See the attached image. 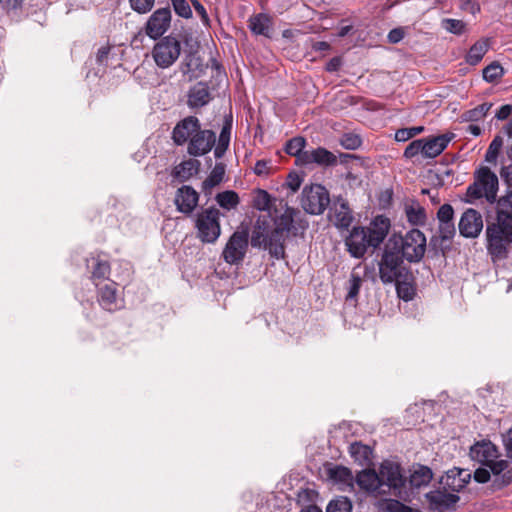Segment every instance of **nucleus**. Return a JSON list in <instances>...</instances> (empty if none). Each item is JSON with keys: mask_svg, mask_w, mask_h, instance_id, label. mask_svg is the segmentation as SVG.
<instances>
[{"mask_svg": "<svg viewBox=\"0 0 512 512\" xmlns=\"http://www.w3.org/2000/svg\"><path fill=\"white\" fill-rule=\"evenodd\" d=\"M253 207L259 211H267L274 227L271 228L270 221L265 216L259 217L252 231L251 245L268 250L276 259L284 258V243L292 227L294 209L283 201L276 204V199H272L262 189L254 192Z\"/></svg>", "mask_w": 512, "mask_h": 512, "instance_id": "obj_1", "label": "nucleus"}, {"mask_svg": "<svg viewBox=\"0 0 512 512\" xmlns=\"http://www.w3.org/2000/svg\"><path fill=\"white\" fill-rule=\"evenodd\" d=\"M469 457L480 465L473 475L476 482H491L493 490H501L509 486L506 471H502L498 467V463L503 459L502 455L498 446L491 440L475 441L469 449Z\"/></svg>", "mask_w": 512, "mask_h": 512, "instance_id": "obj_2", "label": "nucleus"}, {"mask_svg": "<svg viewBox=\"0 0 512 512\" xmlns=\"http://www.w3.org/2000/svg\"><path fill=\"white\" fill-rule=\"evenodd\" d=\"M390 229V220L383 216H376L368 227H353L345 238V246L354 258H362L368 248L376 249L385 240Z\"/></svg>", "mask_w": 512, "mask_h": 512, "instance_id": "obj_3", "label": "nucleus"}, {"mask_svg": "<svg viewBox=\"0 0 512 512\" xmlns=\"http://www.w3.org/2000/svg\"><path fill=\"white\" fill-rule=\"evenodd\" d=\"M487 249L492 258L506 257L507 248L512 244V215L505 210H498L496 219L486 228Z\"/></svg>", "mask_w": 512, "mask_h": 512, "instance_id": "obj_4", "label": "nucleus"}, {"mask_svg": "<svg viewBox=\"0 0 512 512\" xmlns=\"http://www.w3.org/2000/svg\"><path fill=\"white\" fill-rule=\"evenodd\" d=\"M498 177L488 167L482 166L474 173V182L467 188V196L473 200L485 198L494 203L498 192Z\"/></svg>", "mask_w": 512, "mask_h": 512, "instance_id": "obj_5", "label": "nucleus"}, {"mask_svg": "<svg viewBox=\"0 0 512 512\" xmlns=\"http://www.w3.org/2000/svg\"><path fill=\"white\" fill-rule=\"evenodd\" d=\"M403 257L398 247H393L391 241L386 245L379 262V276L384 284L394 283L406 274Z\"/></svg>", "mask_w": 512, "mask_h": 512, "instance_id": "obj_6", "label": "nucleus"}, {"mask_svg": "<svg viewBox=\"0 0 512 512\" xmlns=\"http://www.w3.org/2000/svg\"><path fill=\"white\" fill-rule=\"evenodd\" d=\"M393 247H398L401 256L409 262H419L426 251V237L419 229L408 231L399 240L391 241Z\"/></svg>", "mask_w": 512, "mask_h": 512, "instance_id": "obj_7", "label": "nucleus"}, {"mask_svg": "<svg viewBox=\"0 0 512 512\" xmlns=\"http://www.w3.org/2000/svg\"><path fill=\"white\" fill-rule=\"evenodd\" d=\"M220 212L214 207L202 210L196 215L195 227L198 238L204 243H214L221 234Z\"/></svg>", "mask_w": 512, "mask_h": 512, "instance_id": "obj_8", "label": "nucleus"}, {"mask_svg": "<svg viewBox=\"0 0 512 512\" xmlns=\"http://www.w3.org/2000/svg\"><path fill=\"white\" fill-rule=\"evenodd\" d=\"M381 488L386 489V494L391 493L396 497L404 498L405 477L399 464L384 461L379 468Z\"/></svg>", "mask_w": 512, "mask_h": 512, "instance_id": "obj_9", "label": "nucleus"}, {"mask_svg": "<svg viewBox=\"0 0 512 512\" xmlns=\"http://www.w3.org/2000/svg\"><path fill=\"white\" fill-rule=\"evenodd\" d=\"M180 53V41L175 37L166 36L154 45L151 55L157 67L166 69L177 61Z\"/></svg>", "mask_w": 512, "mask_h": 512, "instance_id": "obj_10", "label": "nucleus"}, {"mask_svg": "<svg viewBox=\"0 0 512 512\" xmlns=\"http://www.w3.org/2000/svg\"><path fill=\"white\" fill-rule=\"evenodd\" d=\"M329 202V193L325 187L318 184L304 187L301 206L307 213L319 215L324 212Z\"/></svg>", "mask_w": 512, "mask_h": 512, "instance_id": "obj_11", "label": "nucleus"}, {"mask_svg": "<svg viewBox=\"0 0 512 512\" xmlns=\"http://www.w3.org/2000/svg\"><path fill=\"white\" fill-rule=\"evenodd\" d=\"M248 248V234L236 231L229 238L222 252L223 259L228 264H239L243 261Z\"/></svg>", "mask_w": 512, "mask_h": 512, "instance_id": "obj_12", "label": "nucleus"}, {"mask_svg": "<svg viewBox=\"0 0 512 512\" xmlns=\"http://www.w3.org/2000/svg\"><path fill=\"white\" fill-rule=\"evenodd\" d=\"M215 141L216 135L212 130L200 128L188 142L187 152L194 157L203 156L211 151Z\"/></svg>", "mask_w": 512, "mask_h": 512, "instance_id": "obj_13", "label": "nucleus"}, {"mask_svg": "<svg viewBox=\"0 0 512 512\" xmlns=\"http://www.w3.org/2000/svg\"><path fill=\"white\" fill-rule=\"evenodd\" d=\"M201 128L200 121L195 116H187L179 121L172 131V139L178 146L188 144Z\"/></svg>", "mask_w": 512, "mask_h": 512, "instance_id": "obj_14", "label": "nucleus"}, {"mask_svg": "<svg viewBox=\"0 0 512 512\" xmlns=\"http://www.w3.org/2000/svg\"><path fill=\"white\" fill-rule=\"evenodd\" d=\"M171 11L169 8H160L153 12L146 23V34L157 39L170 27Z\"/></svg>", "mask_w": 512, "mask_h": 512, "instance_id": "obj_15", "label": "nucleus"}, {"mask_svg": "<svg viewBox=\"0 0 512 512\" xmlns=\"http://www.w3.org/2000/svg\"><path fill=\"white\" fill-rule=\"evenodd\" d=\"M460 234L465 238H476L483 229L482 215L475 209H467L458 224Z\"/></svg>", "mask_w": 512, "mask_h": 512, "instance_id": "obj_16", "label": "nucleus"}, {"mask_svg": "<svg viewBox=\"0 0 512 512\" xmlns=\"http://www.w3.org/2000/svg\"><path fill=\"white\" fill-rule=\"evenodd\" d=\"M199 194L191 186L184 185L177 190L175 205L177 210L184 214H191L196 208Z\"/></svg>", "mask_w": 512, "mask_h": 512, "instance_id": "obj_17", "label": "nucleus"}, {"mask_svg": "<svg viewBox=\"0 0 512 512\" xmlns=\"http://www.w3.org/2000/svg\"><path fill=\"white\" fill-rule=\"evenodd\" d=\"M357 484L364 490L375 495L386 494V489L381 488L379 474L374 470H363L358 473Z\"/></svg>", "mask_w": 512, "mask_h": 512, "instance_id": "obj_18", "label": "nucleus"}, {"mask_svg": "<svg viewBox=\"0 0 512 512\" xmlns=\"http://www.w3.org/2000/svg\"><path fill=\"white\" fill-rule=\"evenodd\" d=\"M337 162L336 156L325 148L308 150L302 156V165L319 164L324 166L334 165Z\"/></svg>", "mask_w": 512, "mask_h": 512, "instance_id": "obj_19", "label": "nucleus"}, {"mask_svg": "<svg viewBox=\"0 0 512 512\" xmlns=\"http://www.w3.org/2000/svg\"><path fill=\"white\" fill-rule=\"evenodd\" d=\"M211 100L209 87L206 83L198 82L188 92L187 104L190 108H201Z\"/></svg>", "mask_w": 512, "mask_h": 512, "instance_id": "obj_20", "label": "nucleus"}, {"mask_svg": "<svg viewBox=\"0 0 512 512\" xmlns=\"http://www.w3.org/2000/svg\"><path fill=\"white\" fill-rule=\"evenodd\" d=\"M430 508L437 511H443L453 506L459 499L455 494L444 493L441 491H431L426 494Z\"/></svg>", "mask_w": 512, "mask_h": 512, "instance_id": "obj_21", "label": "nucleus"}, {"mask_svg": "<svg viewBox=\"0 0 512 512\" xmlns=\"http://www.w3.org/2000/svg\"><path fill=\"white\" fill-rule=\"evenodd\" d=\"M452 136L439 135L430 139H423V156L435 158L443 152L451 141Z\"/></svg>", "mask_w": 512, "mask_h": 512, "instance_id": "obj_22", "label": "nucleus"}, {"mask_svg": "<svg viewBox=\"0 0 512 512\" xmlns=\"http://www.w3.org/2000/svg\"><path fill=\"white\" fill-rule=\"evenodd\" d=\"M470 477V473L466 470L455 469L448 471L441 482L450 490L458 492L465 487Z\"/></svg>", "mask_w": 512, "mask_h": 512, "instance_id": "obj_23", "label": "nucleus"}, {"mask_svg": "<svg viewBox=\"0 0 512 512\" xmlns=\"http://www.w3.org/2000/svg\"><path fill=\"white\" fill-rule=\"evenodd\" d=\"M502 444L505 450L506 458L498 463L502 471H506L508 484H512V427L502 434Z\"/></svg>", "mask_w": 512, "mask_h": 512, "instance_id": "obj_24", "label": "nucleus"}, {"mask_svg": "<svg viewBox=\"0 0 512 512\" xmlns=\"http://www.w3.org/2000/svg\"><path fill=\"white\" fill-rule=\"evenodd\" d=\"M249 28L255 35L271 38L272 20L267 14L259 13L250 17Z\"/></svg>", "mask_w": 512, "mask_h": 512, "instance_id": "obj_25", "label": "nucleus"}, {"mask_svg": "<svg viewBox=\"0 0 512 512\" xmlns=\"http://www.w3.org/2000/svg\"><path fill=\"white\" fill-rule=\"evenodd\" d=\"M404 210L410 224L414 226H421L425 224L426 211L418 201L410 200L406 202Z\"/></svg>", "mask_w": 512, "mask_h": 512, "instance_id": "obj_26", "label": "nucleus"}, {"mask_svg": "<svg viewBox=\"0 0 512 512\" xmlns=\"http://www.w3.org/2000/svg\"><path fill=\"white\" fill-rule=\"evenodd\" d=\"M433 478L432 470L424 465L414 467L409 477L411 487L419 489L427 486Z\"/></svg>", "mask_w": 512, "mask_h": 512, "instance_id": "obj_27", "label": "nucleus"}, {"mask_svg": "<svg viewBox=\"0 0 512 512\" xmlns=\"http://www.w3.org/2000/svg\"><path fill=\"white\" fill-rule=\"evenodd\" d=\"M200 162L196 159H188L182 161L175 166L173 176L180 181H187L199 171Z\"/></svg>", "mask_w": 512, "mask_h": 512, "instance_id": "obj_28", "label": "nucleus"}, {"mask_svg": "<svg viewBox=\"0 0 512 512\" xmlns=\"http://www.w3.org/2000/svg\"><path fill=\"white\" fill-rule=\"evenodd\" d=\"M99 302L106 310H113L116 308L117 296L115 283L105 284L99 290Z\"/></svg>", "mask_w": 512, "mask_h": 512, "instance_id": "obj_29", "label": "nucleus"}, {"mask_svg": "<svg viewBox=\"0 0 512 512\" xmlns=\"http://www.w3.org/2000/svg\"><path fill=\"white\" fill-rule=\"evenodd\" d=\"M378 510L381 512H420L396 499H384L378 502Z\"/></svg>", "mask_w": 512, "mask_h": 512, "instance_id": "obj_30", "label": "nucleus"}, {"mask_svg": "<svg viewBox=\"0 0 512 512\" xmlns=\"http://www.w3.org/2000/svg\"><path fill=\"white\" fill-rule=\"evenodd\" d=\"M488 47H489V44H488L487 40H481V41L476 42L470 48V50L466 56L467 63H469L470 65L478 64L482 60L484 55L487 53Z\"/></svg>", "mask_w": 512, "mask_h": 512, "instance_id": "obj_31", "label": "nucleus"}, {"mask_svg": "<svg viewBox=\"0 0 512 512\" xmlns=\"http://www.w3.org/2000/svg\"><path fill=\"white\" fill-rule=\"evenodd\" d=\"M225 168L221 163H217L212 169L210 175L204 180L202 186L205 192L219 185L224 177Z\"/></svg>", "mask_w": 512, "mask_h": 512, "instance_id": "obj_32", "label": "nucleus"}, {"mask_svg": "<svg viewBox=\"0 0 512 512\" xmlns=\"http://www.w3.org/2000/svg\"><path fill=\"white\" fill-rule=\"evenodd\" d=\"M305 144L306 141L303 137H294L287 142L285 151L287 154L295 156L297 161L302 164Z\"/></svg>", "mask_w": 512, "mask_h": 512, "instance_id": "obj_33", "label": "nucleus"}, {"mask_svg": "<svg viewBox=\"0 0 512 512\" xmlns=\"http://www.w3.org/2000/svg\"><path fill=\"white\" fill-rule=\"evenodd\" d=\"M217 203L226 210L234 209L239 204V196L236 192L228 190L216 195Z\"/></svg>", "mask_w": 512, "mask_h": 512, "instance_id": "obj_34", "label": "nucleus"}, {"mask_svg": "<svg viewBox=\"0 0 512 512\" xmlns=\"http://www.w3.org/2000/svg\"><path fill=\"white\" fill-rule=\"evenodd\" d=\"M328 475L331 480L342 484H350L353 479L351 471L343 466L329 469Z\"/></svg>", "mask_w": 512, "mask_h": 512, "instance_id": "obj_35", "label": "nucleus"}, {"mask_svg": "<svg viewBox=\"0 0 512 512\" xmlns=\"http://www.w3.org/2000/svg\"><path fill=\"white\" fill-rule=\"evenodd\" d=\"M335 225L341 228H347L352 222V215L349 207L345 203L340 204L339 209L334 212Z\"/></svg>", "mask_w": 512, "mask_h": 512, "instance_id": "obj_36", "label": "nucleus"}, {"mask_svg": "<svg viewBox=\"0 0 512 512\" xmlns=\"http://www.w3.org/2000/svg\"><path fill=\"white\" fill-rule=\"evenodd\" d=\"M349 449L351 456L355 461L359 462V464L363 465L365 462L369 461L371 449L368 446L356 442L351 444Z\"/></svg>", "mask_w": 512, "mask_h": 512, "instance_id": "obj_37", "label": "nucleus"}, {"mask_svg": "<svg viewBox=\"0 0 512 512\" xmlns=\"http://www.w3.org/2000/svg\"><path fill=\"white\" fill-rule=\"evenodd\" d=\"M491 107V103H482L477 107L466 111L463 115L464 119L466 121H479L486 116Z\"/></svg>", "mask_w": 512, "mask_h": 512, "instance_id": "obj_38", "label": "nucleus"}, {"mask_svg": "<svg viewBox=\"0 0 512 512\" xmlns=\"http://www.w3.org/2000/svg\"><path fill=\"white\" fill-rule=\"evenodd\" d=\"M352 503L347 497H338L331 500L326 508V512H351Z\"/></svg>", "mask_w": 512, "mask_h": 512, "instance_id": "obj_39", "label": "nucleus"}, {"mask_svg": "<svg viewBox=\"0 0 512 512\" xmlns=\"http://www.w3.org/2000/svg\"><path fill=\"white\" fill-rule=\"evenodd\" d=\"M441 26L446 31L456 35H461L462 33H464L466 27L465 23L462 20L450 18L443 19L441 22Z\"/></svg>", "mask_w": 512, "mask_h": 512, "instance_id": "obj_40", "label": "nucleus"}, {"mask_svg": "<svg viewBox=\"0 0 512 512\" xmlns=\"http://www.w3.org/2000/svg\"><path fill=\"white\" fill-rule=\"evenodd\" d=\"M361 285H362V278L355 272H352L350 279L348 281V293H347L346 299L347 300L356 299L359 294Z\"/></svg>", "mask_w": 512, "mask_h": 512, "instance_id": "obj_41", "label": "nucleus"}, {"mask_svg": "<svg viewBox=\"0 0 512 512\" xmlns=\"http://www.w3.org/2000/svg\"><path fill=\"white\" fill-rule=\"evenodd\" d=\"M503 74L504 69L498 63H492L483 70V78L488 82H493L501 78Z\"/></svg>", "mask_w": 512, "mask_h": 512, "instance_id": "obj_42", "label": "nucleus"}, {"mask_svg": "<svg viewBox=\"0 0 512 512\" xmlns=\"http://www.w3.org/2000/svg\"><path fill=\"white\" fill-rule=\"evenodd\" d=\"M503 145V140L500 136H496L492 142L490 143L486 154H485V160L489 163L496 162V159L498 157L499 151Z\"/></svg>", "mask_w": 512, "mask_h": 512, "instance_id": "obj_43", "label": "nucleus"}, {"mask_svg": "<svg viewBox=\"0 0 512 512\" xmlns=\"http://www.w3.org/2000/svg\"><path fill=\"white\" fill-rule=\"evenodd\" d=\"M394 283H396V291L401 299L409 301L413 298L414 288L410 283L401 281V279L394 281Z\"/></svg>", "mask_w": 512, "mask_h": 512, "instance_id": "obj_44", "label": "nucleus"}, {"mask_svg": "<svg viewBox=\"0 0 512 512\" xmlns=\"http://www.w3.org/2000/svg\"><path fill=\"white\" fill-rule=\"evenodd\" d=\"M340 143L344 148L354 150L361 146L362 140L358 135L347 133L342 136Z\"/></svg>", "mask_w": 512, "mask_h": 512, "instance_id": "obj_45", "label": "nucleus"}, {"mask_svg": "<svg viewBox=\"0 0 512 512\" xmlns=\"http://www.w3.org/2000/svg\"><path fill=\"white\" fill-rule=\"evenodd\" d=\"M439 235L442 240H450L456 233L454 222H439Z\"/></svg>", "mask_w": 512, "mask_h": 512, "instance_id": "obj_46", "label": "nucleus"}, {"mask_svg": "<svg viewBox=\"0 0 512 512\" xmlns=\"http://www.w3.org/2000/svg\"><path fill=\"white\" fill-rule=\"evenodd\" d=\"M110 273V265L107 261L98 260L95 264V267L92 271L93 279H104Z\"/></svg>", "mask_w": 512, "mask_h": 512, "instance_id": "obj_47", "label": "nucleus"}, {"mask_svg": "<svg viewBox=\"0 0 512 512\" xmlns=\"http://www.w3.org/2000/svg\"><path fill=\"white\" fill-rule=\"evenodd\" d=\"M129 2L134 11L145 14L153 8L155 0H129Z\"/></svg>", "mask_w": 512, "mask_h": 512, "instance_id": "obj_48", "label": "nucleus"}, {"mask_svg": "<svg viewBox=\"0 0 512 512\" xmlns=\"http://www.w3.org/2000/svg\"><path fill=\"white\" fill-rule=\"evenodd\" d=\"M172 4L179 16L183 18H190L192 16V10L186 0H172Z\"/></svg>", "mask_w": 512, "mask_h": 512, "instance_id": "obj_49", "label": "nucleus"}, {"mask_svg": "<svg viewBox=\"0 0 512 512\" xmlns=\"http://www.w3.org/2000/svg\"><path fill=\"white\" fill-rule=\"evenodd\" d=\"M454 209L450 204H443L437 211L438 222H453Z\"/></svg>", "mask_w": 512, "mask_h": 512, "instance_id": "obj_50", "label": "nucleus"}, {"mask_svg": "<svg viewBox=\"0 0 512 512\" xmlns=\"http://www.w3.org/2000/svg\"><path fill=\"white\" fill-rule=\"evenodd\" d=\"M421 153L423 155V139H418L412 141L405 149L404 156L406 158H412L417 154Z\"/></svg>", "mask_w": 512, "mask_h": 512, "instance_id": "obj_51", "label": "nucleus"}, {"mask_svg": "<svg viewBox=\"0 0 512 512\" xmlns=\"http://www.w3.org/2000/svg\"><path fill=\"white\" fill-rule=\"evenodd\" d=\"M2 8L8 13L16 12L21 9L23 0H0Z\"/></svg>", "mask_w": 512, "mask_h": 512, "instance_id": "obj_52", "label": "nucleus"}, {"mask_svg": "<svg viewBox=\"0 0 512 512\" xmlns=\"http://www.w3.org/2000/svg\"><path fill=\"white\" fill-rule=\"evenodd\" d=\"M302 183V178L297 173H290L286 180V185L292 192H296Z\"/></svg>", "mask_w": 512, "mask_h": 512, "instance_id": "obj_53", "label": "nucleus"}, {"mask_svg": "<svg viewBox=\"0 0 512 512\" xmlns=\"http://www.w3.org/2000/svg\"><path fill=\"white\" fill-rule=\"evenodd\" d=\"M230 132H231V125L226 124L223 126L221 133L219 135L218 144L223 146L224 148H228V146H229Z\"/></svg>", "mask_w": 512, "mask_h": 512, "instance_id": "obj_54", "label": "nucleus"}, {"mask_svg": "<svg viewBox=\"0 0 512 512\" xmlns=\"http://www.w3.org/2000/svg\"><path fill=\"white\" fill-rule=\"evenodd\" d=\"M460 8L471 14H476L480 11L479 5L474 0H460Z\"/></svg>", "mask_w": 512, "mask_h": 512, "instance_id": "obj_55", "label": "nucleus"}, {"mask_svg": "<svg viewBox=\"0 0 512 512\" xmlns=\"http://www.w3.org/2000/svg\"><path fill=\"white\" fill-rule=\"evenodd\" d=\"M388 41L390 43H398L400 42L403 37H404V31L402 28H395V29H392L389 33H388Z\"/></svg>", "mask_w": 512, "mask_h": 512, "instance_id": "obj_56", "label": "nucleus"}, {"mask_svg": "<svg viewBox=\"0 0 512 512\" xmlns=\"http://www.w3.org/2000/svg\"><path fill=\"white\" fill-rule=\"evenodd\" d=\"M110 53L109 46H102L98 49L96 54V60L98 64H105L108 59V55Z\"/></svg>", "mask_w": 512, "mask_h": 512, "instance_id": "obj_57", "label": "nucleus"}, {"mask_svg": "<svg viewBox=\"0 0 512 512\" xmlns=\"http://www.w3.org/2000/svg\"><path fill=\"white\" fill-rule=\"evenodd\" d=\"M501 177L507 183L509 187H512V163L502 167L500 171Z\"/></svg>", "mask_w": 512, "mask_h": 512, "instance_id": "obj_58", "label": "nucleus"}, {"mask_svg": "<svg viewBox=\"0 0 512 512\" xmlns=\"http://www.w3.org/2000/svg\"><path fill=\"white\" fill-rule=\"evenodd\" d=\"M411 132L408 128L398 129L395 133V140L398 142H405L411 139Z\"/></svg>", "mask_w": 512, "mask_h": 512, "instance_id": "obj_59", "label": "nucleus"}, {"mask_svg": "<svg viewBox=\"0 0 512 512\" xmlns=\"http://www.w3.org/2000/svg\"><path fill=\"white\" fill-rule=\"evenodd\" d=\"M512 112V105L506 104L501 106V108L496 113V118L499 120L507 119Z\"/></svg>", "mask_w": 512, "mask_h": 512, "instance_id": "obj_60", "label": "nucleus"}, {"mask_svg": "<svg viewBox=\"0 0 512 512\" xmlns=\"http://www.w3.org/2000/svg\"><path fill=\"white\" fill-rule=\"evenodd\" d=\"M193 6L195 8V11L198 15H200L202 21L205 23V24H208V15L206 13V10L204 8V6L202 4H200L198 1H194L193 2Z\"/></svg>", "mask_w": 512, "mask_h": 512, "instance_id": "obj_61", "label": "nucleus"}, {"mask_svg": "<svg viewBox=\"0 0 512 512\" xmlns=\"http://www.w3.org/2000/svg\"><path fill=\"white\" fill-rule=\"evenodd\" d=\"M498 204L501 207L500 210H504L505 208L512 209V191L501 197L498 201Z\"/></svg>", "mask_w": 512, "mask_h": 512, "instance_id": "obj_62", "label": "nucleus"}, {"mask_svg": "<svg viewBox=\"0 0 512 512\" xmlns=\"http://www.w3.org/2000/svg\"><path fill=\"white\" fill-rule=\"evenodd\" d=\"M268 165L264 160H259L256 162L254 167V172L256 175H264L268 173Z\"/></svg>", "mask_w": 512, "mask_h": 512, "instance_id": "obj_63", "label": "nucleus"}, {"mask_svg": "<svg viewBox=\"0 0 512 512\" xmlns=\"http://www.w3.org/2000/svg\"><path fill=\"white\" fill-rule=\"evenodd\" d=\"M341 61L339 58H332L326 65V70L329 72H335L339 69Z\"/></svg>", "mask_w": 512, "mask_h": 512, "instance_id": "obj_64", "label": "nucleus"}]
</instances>
